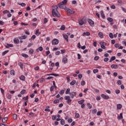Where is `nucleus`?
<instances>
[{"mask_svg":"<svg viewBox=\"0 0 126 126\" xmlns=\"http://www.w3.org/2000/svg\"><path fill=\"white\" fill-rule=\"evenodd\" d=\"M58 8H59V7L57 5H54L53 6V9L52 10V15L54 17L56 16V17H61V14H60V13L58 11Z\"/></svg>","mask_w":126,"mask_h":126,"instance_id":"obj_1","label":"nucleus"},{"mask_svg":"<svg viewBox=\"0 0 126 126\" xmlns=\"http://www.w3.org/2000/svg\"><path fill=\"white\" fill-rule=\"evenodd\" d=\"M66 3H67V0H63V1L58 4V6L59 8L65 9V8L66 7V6H65Z\"/></svg>","mask_w":126,"mask_h":126,"instance_id":"obj_2","label":"nucleus"},{"mask_svg":"<svg viewBox=\"0 0 126 126\" xmlns=\"http://www.w3.org/2000/svg\"><path fill=\"white\" fill-rule=\"evenodd\" d=\"M65 10L68 16H70V14H74V13L75 12V11L72 10L69 8H66L64 9Z\"/></svg>","mask_w":126,"mask_h":126,"instance_id":"obj_3","label":"nucleus"},{"mask_svg":"<svg viewBox=\"0 0 126 126\" xmlns=\"http://www.w3.org/2000/svg\"><path fill=\"white\" fill-rule=\"evenodd\" d=\"M64 98L65 100H66V103H67V104H69V103H71V101H72V100H71V99H70V96L67 95V96H65L64 97Z\"/></svg>","mask_w":126,"mask_h":126,"instance_id":"obj_4","label":"nucleus"},{"mask_svg":"<svg viewBox=\"0 0 126 126\" xmlns=\"http://www.w3.org/2000/svg\"><path fill=\"white\" fill-rule=\"evenodd\" d=\"M88 22L92 27L94 26V21H93L91 19H88Z\"/></svg>","mask_w":126,"mask_h":126,"instance_id":"obj_5","label":"nucleus"},{"mask_svg":"<svg viewBox=\"0 0 126 126\" xmlns=\"http://www.w3.org/2000/svg\"><path fill=\"white\" fill-rule=\"evenodd\" d=\"M70 96L71 97V99H73L75 96H76V92H73L70 93Z\"/></svg>","mask_w":126,"mask_h":126,"instance_id":"obj_6","label":"nucleus"},{"mask_svg":"<svg viewBox=\"0 0 126 126\" xmlns=\"http://www.w3.org/2000/svg\"><path fill=\"white\" fill-rule=\"evenodd\" d=\"M52 45H58L59 44V39H54L52 40Z\"/></svg>","mask_w":126,"mask_h":126,"instance_id":"obj_7","label":"nucleus"},{"mask_svg":"<svg viewBox=\"0 0 126 126\" xmlns=\"http://www.w3.org/2000/svg\"><path fill=\"white\" fill-rule=\"evenodd\" d=\"M100 96L101 98H103L104 99H110V97L108 95H106L105 94H101Z\"/></svg>","mask_w":126,"mask_h":126,"instance_id":"obj_8","label":"nucleus"},{"mask_svg":"<svg viewBox=\"0 0 126 126\" xmlns=\"http://www.w3.org/2000/svg\"><path fill=\"white\" fill-rule=\"evenodd\" d=\"M13 47V44H9V43H6V45L5 46V47L7 48V49H9V48H12Z\"/></svg>","mask_w":126,"mask_h":126,"instance_id":"obj_9","label":"nucleus"},{"mask_svg":"<svg viewBox=\"0 0 126 126\" xmlns=\"http://www.w3.org/2000/svg\"><path fill=\"white\" fill-rule=\"evenodd\" d=\"M63 37L64 39L66 41V42H68V35L66 34H63Z\"/></svg>","mask_w":126,"mask_h":126,"instance_id":"obj_10","label":"nucleus"},{"mask_svg":"<svg viewBox=\"0 0 126 126\" xmlns=\"http://www.w3.org/2000/svg\"><path fill=\"white\" fill-rule=\"evenodd\" d=\"M67 58L66 57H64L62 59V62L64 63H67Z\"/></svg>","mask_w":126,"mask_h":126,"instance_id":"obj_11","label":"nucleus"},{"mask_svg":"<svg viewBox=\"0 0 126 126\" xmlns=\"http://www.w3.org/2000/svg\"><path fill=\"white\" fill-rule=\"evenodd\" d=\"M100 14H101V17L103 19H105L106 17L105 16V14H104V11H103V10L100 11Z\"/></svg>","mask_w":126,"mask_h":126,"instance_id":"obj_12","label":"nucleus"},{"mask_svg":"<svg viewBox=\"0 0 126 126\" xmlns=\"http://www.w3.org/2000/svg\"><path fill=\"white\" fill-rule=\"evenodd\" d=\"M111 67L112 68H114V69H116V68H118V67H119V66L117 64H113L111 65Z\"/></svg>","mask_w":126,"mask_h":126,"instance_id":"obj_13","label":"nucleus"},{"mask_svg":"<svg viewBox=\"0 0 126 126\" xmlns=\"http://www.w3.org/2000/svg\"><path fill=\"white\" fill-rule=\"evenodd\" d=\"M13 41L15 44H19V39L18 38H15L13 40Z\"/></svg>","mask_w":126,"mask_h":126,"instance_id":"obj_14","label":"nucleus"},{"mask_svg":"<svg viewBox=\"0 0 126 126\" xmlns=\"http://www.w3.org/2000/svg\"><path fill=\"white\" fill-rule=\"evenodd\" d=\"M36 51L37 53L39 52V51H40V52H42L43 51V47L42 46H40L38 48L36 49Z\"/></svg>","mask_w":126,"mask_h":126,"instance_id":"obj_15","label":"nucleus"},{"mask_svg":"<svg viewBox=\"0 0 126 126\" xmlns=\"http://www.w3.org/2000/svg\"><path fill=\"white\" fill-rule=\"evenodd\" d=\"M35 35L36 36H39V35L41 34V32H39V29H37L35 31Z\"/></svg>","mask_w":126,"mask_h":126,"instance_id":"obj_16","label":"nucleus"},{"mask_svg":"<svg viewBox=\"0 0 126 126\" xmlns=\"http://www.w3.org/2000/svg\"><path fill=\"white\" fill-rule=\"evenodd\" d=\"M83 36H90V32H84L83 34Z\"/></svg>","mask_w":126,"mask_h":126,"instance_id":"obj_17","label":"nucleus"},{"mask_svg":"<svg viewBox=\"0 0 126 126\" xmlns=\"http://www.w3.org/2000/svg\"><path fill=\"white\" fill-rule=\"evenodd\" d=\"M75 83H76V81L75 80H74L70 83V85H71V86H73V85H74Z\"/></svg>","mask_w":126,"mask_h":126,"instance_id":"obj_18","label":"nucleus"},{"mask_svg":"<svg viewBox=\"0 0 126 126\" xmlns=\"http://www.w3.org/2000/svg\"><path fill=\"white\" fill-rule=\"evenodd\" d=\"M123 113H120V116H118L117 117L118 120H122V119H123Z\"/></svg>","mask_w":126,"mask_h":126,"instance_id":"obj_19","label":"nucleus"},{"mask_svg":"<svg viewBox=\"0 0 126 126\" xmlns=\"http://www.w3.org/2000/svg\"><path fill=\"white\" fill-rule=\"evenodd\" d=\"M79 25H83V24H84V20H83V19L79 20Z\"/></svg>","mask_w":126,"mask_h":126,"instance_id":"obj_20","label":"nucleus"},{"mask_svg":"<svg viewBox=\"0 0 126 126\" xmlns=\"http://www.w3.org/2000/svg\"><path fill=\"white\" fill-rule=\"evenodd\" d=\"M116 60V57L115 56H112L110 60H109V63H112L113 61H115Z\"/></svg>","mask_w":126,"mask_h":126,"instance_id":"obj_21","label":"nucleus"},{"mask_svg":"<svg viewBox=\"0 0 126 126\" xmlns=\"http://www.w3.org/2000/svg\"><path fill=\"white\" fill-rule=\"evenodd\" d=\"M60 30H62V31L65 30V26L64 25H62L60 28Z\"/></svg>","mask_w":126,"mask_h":126,"instance_id":"obj_22","label":"nucleus"},{"mask_svg":"<svg viewBox=\"0 0 126 126\" xmlns=\"http://www.w3.org/2000/svg\"><path fill=\"white\" fill-rule=\"evenodd\" d=\"M122 107H123V105H122V104H117V109L118 110H121V109H122Z\"/></svg>","mask_w":126,"mask_h":126,"instance_id":"obj_23","label":"nucleus"},{"mask_svg":"<svg viewBox=\"0 0 126 126\" xmlns=\"http://www.w3.org/2000/svg\"><path fill=\"white\" fill-rule=\"evenodd\" d=\"M6 121H7V117H5L2 120V123H3V124H5V123H6Z\"/></svg>","mask_w":126,"mask_h":126,"instance_id":"obj_24","label":"nucleus"},{"mask_svg":"<svg viewBox=\"0 0 126 126\" xmlns=\"http://www.w3.org/2000/svg\"><path fill=\"white\" fill-rule=\"evenodd\" d=\"M107 21H109V22H113L114 19L111 17H109L107 18Z\"/></svg>","mask_w":126,"mask_h":126,"instance_id":"obj_25","label":"nucleus"},{"mask_svg":"<svg viewBox=\"0 0 126 126\" xmlns=\"http://www.w3.org/2000/svg\"><path fill=\"white\" fill-rule=\"evenodd\" d=\"M20 80H22L23 81H24L25 80V76L22 75L20 77Z\"/></svg>","mask_w":126,"mask_h":126,"instance_id":"obj_26","label":"nucleus"},{"mask_svg":"<svg viewBox=\"0 0 126 126\" xmlns=\"http://www.w3.org/2000/svg\"><path fill=\"white\" fill-rule=\"evenodd\" d=\"M29 53L30 55H33L34 54V50L33 49H31L29 50Z\"/></svg>","mask_w":126,"mask_h":126,"instance_id":"obj_27","label":"nucleus"},{"mask_svg":"<svg viewBox=\"0 0 126 126\" xmlns=\"http://www.w3.org/2000/svg\"><path fill=\"white\" fill-rule=\"evenodd\" d=\"M65 94H70V89L68 88L66 92H65Z\"/></svg>","mask_w":126,"mask_h":126,"instance_id":"obj_28","label":"nucleus"},{"mask_svg":"<svg viewBox=\"0 0 126 126\" xmlns=\"http://www.w3.org/2000/svg\"><path fill=\"white\" fill-rule=\"evenodd\" d=\"M98 36H99V37H100V38H104L103 33L101 32H98Z\"/></svg>","mask_w":126,"mask_h":126,"instance_id":"obj_29","label":"nucleus"},{"mask_svg":"<svg viewBox=\"0 0 126 126\" xmlns=\"http://www.w3.org/2000/svg\"><path fill=\"white\" fill-rule=\"evenodd\" d=\"M15 72L14 70H11L10 71V74L11 75H15Z\"/></svg>","mask_w":126,"mask_h":126,"instance_id":"obj_30","label":"nucleus"},{"mask_svg":"<svg viewBox=\"0 0 126 126\" xmlns=\"http://www.w3.org/2000/svg\"><path fill=\"white\" fill-rule=\"evenodd\" d=\"M22 57H23V58H26V59H27V58H28V55L26 54L22 53Z\"/></svg>","mask_w":126,"mask_h":126,"instance_id":"obj_31","label":"nucleus"},{"mask_svg":"<svg viewBox=\"0 0 126 126\" xmlns=\"http://www.w3.org/2000/svg\"><path fill=\"white\" fill-rule=\"evenodd\" d=\"M83 103H84V99H82L78 101V104H79V105H82Z\"/></svg>","mask_w":126,"mask_h":126,"instance_id":"obj_32","label":"nucleus"},{"mask_svg":"<svg viewBox=\"0 0 126 126\" xmlns=\"http://www.w3.org/2000/svg\"><path fill=\"white\" fill-rule=\"evenodd\" d=\"M58 103H60V100L59 99H55L54 101H53V104H58Z\"/></svg>","mask_w":126,"mask_h":126,"instance_id":"obj_33","label":"nucleus"},{"mask_svg":"<svg viewBox=\"0 0 126 126\" xmlns=\"http://www.w3.org/2000/svg\"><path fill=\"white\" fill-rule=\"evenodd\" d=\"M75 118L76 119H78L80 117V115L78 113H75Z\"/></svg>","mask_w":126,"mask_h":126,"instance_id":"obj_34","label":"nucleus"},{"mask_svg":"<svg viewBox=\"0 0 126 126\" xmlns=\"http://www.w3.org/2000/svg\"><path fill=\"white\" fill-rule=\"evenodd\" d=\"M87 106L89 108L92 109V105L90 103H88L87 104Z\"/></svg>","mask_w":126,"mask_h":126,"instance_id":"obj_35","label":"nucleus"},{"mask_svg":"<svg viewBox=\"0 0 126 126\" xmlns=\"http://www.w3.org/2000/svg\"><path fill=\"white\" fill-rule=\"evenodd\" d=\"M8 52H9V51H8V50H6V51H4L2 53V56H5V55H6V54H7V53H8Z\"/></svg>","mask_w":126,"mask_h":126,"instance_id":"obj_36","label":"nucleus"},{"mask_svg":"<svg viewBox=\"0 0 126 126\" xmlns=\"http://www.w3.org/2000/svg\"><path fill=\"white\" fill-rule=\"evenodd\" d=\"M19 66H20L21 68L23 69V63H18Z\"/></svg>","mask_w":126,"mask_h":126,"instance_id":"obj_37","label":"nucleus"},{"mask_svg":"<svg viewBox=\"0 0 126 126\" xmlns=\"http://www.w3.org/2000/svg\"><path fill=\"white\" fill-rule=\"evenodd\" d=\"M26 39V35L21 36L20 37V40H23V39Z\"/></svg>","mask_w":126,"mask_h":126,"instance_id":"obj_38","label":"nucleus"},{"mask_svg":"<svg viewBox=\"0 0 126 126\" xmlns=\"http://www.w3.org/2000/svg\"><path fill=\"white\" fill-rule=\"evenodd\" d=\"M13 118L14 120H16V119H17V115L16 114H14L13 115Z\"/></svg>","mask_w":126,"mask_h":126,"instance_id":"obj_39","label":"nucleus"},{"mask_svg":"<svg viewBox=\"0 0 126 126\" xmlns=\"http://www.w3.org/2000/svg\"><path fill=\"white\" fill-rule=\"evenodd\" d=\"M61 124L62 126H63L64 125V120L62 119L61 121Z\"/></svg>","mask_w":126,"mask_h":126,"instance_id":"obj_40","label":"nucleus"},{"mask_svg":"<svg viewBox=\"0 0 126 126\" xmlns=\"http://www.w3.org/2000/svg\"><path fill=\"white\" fill-rule=\"evenodd\" d=\"M109 37L111 39H113L114 38V35L112 33H109Z\"/></svg>","mask_w":126,"mask_h":126,"instance_id":"obj_41","label":"nucleus"},{"mask_svg":"<svg viewBox=\"0 0 126 126\" xmlns=\"http://www.w3.org/2000/svg\"><path fill=\"white\" fill-rule=\"evenodd\" d=\"M3 14H6V13H9V11L7 10H5L3 11Z\"/></svg>","mask_w":126,"mask_h":126,"instance_id":"obj_42","label":"nucleus"},{"mask_svg":"<svg viewBox=\"0 0 126 126\" xmlns=\"http://www.w3.org/2000/svg\"><path fill=\"white\" fill-rule=\"evenodd\" d=\"M61 54V51H57L55 52V55L56 56H59Z\"/></svg>","mask_w":126,"mask_h":126,"instance_id":"obj_43","label":"nucleus"},{"mask_svg":"<svg viewBox=\"0 0 126 126\" xmlns=\"http://www.w3.org/2000/svg\"><path fill=\"white\" fill-rule=\"evenodd\" d=\"M28 96H27L26 97H23V100H25V101H28Z\"/></svg>","mask_w":126,"mask_h":126,"instance_id":"obj_44","label":"nucleus"},{"mask_svg":"<svg viewBox=\"0 0 126 126\" xmlns=\"http://www.w3.org/2000/svg\"><path fill=\"white\" fill-rule=\"evenodd\" d=\"M25 92H26V91H25V90H23L21 91L20 93L22 94V95H23V94H25Z\"/></svg>","mask_w":126,"mask_h":126,"instance_id":"obj_45","label":"nucleus"},{"mask_svg":"<svg viewBox=\"0 0 126 126\" xmlns=\"http://www.w3.org/2000/svg\"><path fill=\"white\" fill-rule=\"evenodd\" d=\"M60 95H63V93H64V90H62L60 92Z\"/></svg>","mask_w":126,"mask_h":126,"instance_id":"obj_46","label":"nucleus"},{"mask_svg":"<svg viewBox=\"0 0 126 126\" xmlns=\"http://www.w3.org/2000/svg\"><path fill=\"white\" fill-rule=\"evenodd\" d=\"M92 113H93V114L95 115V114H96V113H97V109H94L92 111Z\"/></svg>","mask_w":126,"mask_h":126,"instance_id":"obj_47","label":"nucleus"},{"mask_svg":"<svg viewBox=\"0 0 126 126\" xmlns=\"http://www.w3.org/2000/svg\"><path fill=\"white\" fill-rule=\"evenodd\" d=\"M81 85H82V86H84V85H85V81H82V82L81 83Z\"/></svg>","mask_w":126,"mask_h":126,"instance_id":"obj_48","label":"nucleus"},{"mask_svg":"<svg viewBox=\"0 0 126 126\" xmlns=\"http://www.w3.org/2000/svg\"><path fill=\"white\" fill-rule=\"evenodd\" d=\"M79 79H81L82 78V74H79L78 76Z\"/></svg>","mask_w":126,"mask_h":126,"instance_id":"obj_49","label":"nucleus"},{"mask_svg":"<svg viewBox=\"0 0 126 126\" xmlns=\"http://www.w3.org/2000/svg\"><path fill=\"white\" fill-rule=\"evenodd\" d=\"M48 22V19L46 18H45L44 19V24H46Z\"/></svg>","mask_w":126,"mask_h":126,"instance_id":"obj_50","label":"nucleus"},{"mask_svg":"<svg viewBox=\"0 0 126 126\" xmlns=\"http://www.w3.org/2000/svg\"><path fill=\"white\" fill-rule=\"evenodd\" d=\"M99 60V56H95L94 58V61H98Z\"/></svg>","mask_w":126,"mask_h":126,"instance_id":"obj_51","label":"nucleus"},{"mask_svg":"<svg viewBox=\"0 0 126 126\" xmlns=\"http://www.w3.org/2000/svg\"><path fill=\"white\" fill-rule=\"evenodd\" d=\"M52 120H53V121H54V120H56V119H57V116L56 115L52 116Z\"/></svg>","mask_w":126,"mask_h":126,"instance_id":"obj_52","label":"nucleus"},{"mask_svg":"<svg viewBox=\"0 0 126 126\" xmlns=\"http://www.w3.org/2000/svg\"><path fill=\"white\" fill-rule=\"evenodd\" d=\"M114 46L115 48H119V47H120V44L116 43Z\"/></svg>","mask_w":126,"mask_h":126,"instance_id":"obj_53","label":"nucleus"},{"mask_svg":"<svg viewBox=\"0 0 126 126\" xmlns=\"http://www.w3.org/2000/svg\"><path fill=\"white\" fill-rule=\"evenodd\" d=\"M98 71H99V70H98L97 69H94V70H93L94 73H97V72H98Z\"/></svg>","mask_w":126,"mask_h":126,"instance_id":"obj_54","label":"nucleus"},{"mask_svg":"<svg viewBox=\"0 0 126 126\" xmlns=\"http://www.w3.org/2000/svg\"><path fill=\"white\" fill-rule=\"evenodd\" d=\"M54 88H55V87H54L53 86H52L50 87V91H51V92H52V91H53Z\"/></svg>","mask_w":126,"mask_h":126,"instance_id":"obj_55","label":"nucleus"},{"mask_svg":"<svg viewBox=\"0 0 126 126\" xmlns=\"http://www.w3.org/2000/svg\"><path fill=\"white\" fill-rule=\"evenodd\" d=\"M47 75H54V76H58L59 75L57 74H54V73H51V74H48Z\"/></svg>","mask_w":126,"mask_h":126,"instance_id":"obj_56","label":"nucleus"},{"mask_svg":"<svg viewBox=\"0 0 126 126\" xmlns=\"http://www.w3.org/2000/svg\"><path fill=\"white\" fill-rule=\"evenodd\" d=\"M101 114H102V111H98L97 112V116H100Z\"/></svg>","mask_w":126,"mask_h":126,"instance_id":"obj_57","label":"nucleus"},{"mask_svg":"<svg viewBox=\"0 0 126 126\" xmlns=\"http://www.w3.org/2000/svg\"><path fill=\"white\" fill-rule=\"evenodd\" d=\"M34 70H36V71L39 70V69H40V67H39V66H37L34 67Z\"/></svg>","mask_w":126,"mask_h":126,"instance_id":"obj_58","label":"nucleus"},{"mask_svg":"<svg viewBox=\"0 0 126 126\" xmlns=\"http://www.w3.org/2000/svg\"><path fill=\"white\" fill-rule=\"evenodd\" d=\"M117 84H118V85H122V81L118 80L117 81Z\"/></svg>","mask_w":126,"mask_h":126,"instance_id":"obj_59","label":"nucleus"},{"mask_svg":"<svg viewBox=\"0 0 126 126\" xmlns=\"http://www.w3.org/2000/svg\"><path fill=\"white\" fill-rule=\"evenodd\" d=\"M115 93H116L117 94H120V93H121V91L119 90H117L115 91Z\"/></svg>","mask_w":126,"mask_h":126,"instance_id":"obj_60","label":"nucleus"},{"mask_svg":"<svg viewBox=\"0 0 126 126\" xmlns=\"http://www.w3.org/2000/svg\"><path fill=\"white\" fill-rule=\"evenodd\" d=\"M109 61V58H105L104 59V62H105V63H107Z\"/></svg>","mask_w":126,"mask_h":126,"instance_id":"obj_61","label":"nucleus"},{"mask_svg":"<svg viewBox=\"0 0 126 126\" xmlns=\"http://www.w3.org/2000/svg\"><path fill=\"white\" fill-rule=\"evenodd\" d=\"M19 4V5H21V6H25V5H26V4H25V3H21Z\"/></svg>","mask_w":126,"mask_h":126,"instance_id":"obj_62","label":"nucleus"},{"mask_svg":"<svg viewBox=\"0 0 126 126\" xmlns=\"http://www.w3.org/2000/svg\"><path fill=\"white\" fill-rule=\"evenodd\" d=\"M68 123H72V119H71V118L69 119L68 120Z\"/></svg>","mask_w":126,"mask_h":126,"instance_id":"obj_63","label":"nucleus"},{"mask_svg":"<svg viewBox=\"0 0 126 126\" xmlns=\"http://www.w3.org/2000/svg\"><path fill=\"white\" fill-rule=\"evenodd\" d=\"M12 96H11V94H8V99H9V100H10V99H11V98H12Z\"/></svg>","mask_w":126,"mask_h":126,"instance_id":"obj_64","label":"nucleus"}]
</instances>
